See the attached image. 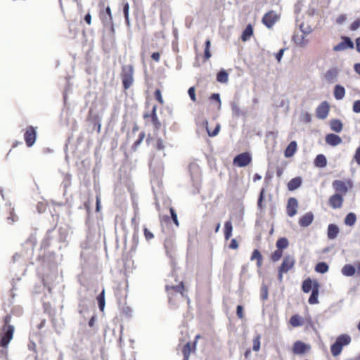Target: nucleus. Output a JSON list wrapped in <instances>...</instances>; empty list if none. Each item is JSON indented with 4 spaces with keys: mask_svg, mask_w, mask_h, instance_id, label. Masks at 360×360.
Listing matches in <instances>:
<instances>
[{
    "mask_svg": "<svg viewBox=\"0 0 360 360\" xmlns=\"http://www.w3.org/2000/svg\"><path fill=\"white\" fill-rule=\"evenodd\" d=\"M12 316L6 314L3 318V326L0 331V347L6 349L13 338L15 327L11 324Z\"/></svg>",
    "mask_w": 360,
    "mask_h": 360,
    "instance_id": "nucleus-1",
    "label": "nucleus"
},
{
    "mask_svg": "<svg viewBox=\"0 0 360 360\" xmlns=\"http://www.w3.org/2000/svg\"><path fill=\"white\" fill-rule=\"evenodd\" d=\"M352 341L351 337L347 334H342L339 335L335 342L330 347V352L333 356L340 355L342 351V348L350 344Z\"/></svg>",
    "mask_w": 360,
    "mask_h": 360,
    "instance_id": "nucleus-2",
    "label": "nucleus"
},
{
    "mask_svg": "<svg viewBox=\"0 0 360 360\" xmlns=\"http://www.w3.org/2000/svg\"><path fill=\"white\" fill-rule=\"evenodd\" d=\"M120 76L123 88L124 90H127L134 83V68L132 65H123Z\"/></svg>",
    "mask_w": 360,
    "mask_h": 360,
    "instance_id": "nucleus-3",
    "label": "nucleus"
},
{
    "mask_svg": "<svg viewBox=\"0 0 360 360\" xmlns=\"http://www.w3.org/2000/svg\"><path fill=\"white\" fill-rule=\"evenodd\" d=\"M295 262L296 260L294 256L290 255H286L284 257L283 262L278 268V280L280 282L283 281V274L288 273L290 270L293 269Z\"/></svg>",
    "mask_w": 360,
    "mask_h": 360,
    "instance_id": "nucleus-4",
    "label": "nucleus"
},
{
    "mask_svg": "<svg viewBox=\"0 0 360 360\" xmlns=\"http://www.w3.org/2000/svg\"><path fill=\"white\" fill-rule=\"evenodd\" d=\"M36 128L32 126L27 127L24 134V139L27 147H31L34 145L36 141Z\"/></svg>",
    "mask_w": 360,
    "mask_h": 360,
    "instance_id": "nucleus-5",
    "label": "nucleus"
},
{
    "mask_svg": "<svg viewBox=\"0 0 360 360\" xmlns=\"http://www.w3.org/2000/svg\"><path fill=\"white\" fill-rule=\"evenodd\" d=\"M311 346L309 345H307L300 340L295 342L292 349L293 354L298 355L304 354L309 352Z\"/></svg>",
    "mask_w": 360,
    "mask_h": 360,
    "instance_id": "nucleus-6",
    "label": "nucleus"
},
{
    "mask_svg": "<svg viewBox=\"0 0 360 360\" xmlns=\"http://www.w3.org/2000/svg\"><path fill=\"white\" fill-rule=\"evenodd\" d=\"M251 162V156L248 153H243L233 159V165L238 167H245Z\"/></svg>",
    "mask_w": 360,
    "mask_h": 360,
    "instance_id": "nucleus-7",
    "label": "nucleus"
},
{
    "mask_svg": "<svg viewBox=\"0 0 360 360\" xmlns=\"http://www.w3.org/2000/svg\"><path fill=\"white\" fill-rule=\"evenodd\" d=\"M330 106L327 101H323L318 105L316 110L317 118L321 120L326 119L329 113Z\"/></svg>",
    "mask_w": 360,
    "mask_h": 360,
    "instance_id": "nucleus-8",
    "label": "nucleus"
},
{
    "mask_svg": "<svg viewBox=\"0 0 360 360\" xmlns=\"http://www.w3.org/2000/svg\"><path fill=\"white\" fill-rule=\"evenodd\" d=\"M342 41L333 47V50L334 51H341L354 48V44L349 37H342Z\"/></svg>",
    "mask_w": 360,
    "mask_h": 360,
    "instance_id": "nucleus-9",
    "label": "nucleus"
},
{
    "mask_svg": "<svg viewBox=\"0 0 360 360\" xmlns=\"http://www.w3.org/2000/svg\"><path fill=\"white\" fill-rule=\"evenodd\" d=\"M165 290L169 297H172L174 295L175 293H180L183 295L185 290V286L183 282H180L176 285H167L165 286Z\"/></svg>",
    "mask_w": 360,
    "mask_h": 360,
    "instance_id": "nucleus-10",
    "label": "nucleus"
},
{
    "mask_svg": "<svg viewBox=\"0 0 360 360\" xmlns=\"http://www.w3.org/2000/svg\"><path fill=\"white\" fill-rule=\"evenodd\" d=\"M298 202L295 198H290L288 201L286 212L289 217H292L297 212Z\"/></svg>",
    "mask_w": 360,
    "mask_h": 360,
    "instance_id": "nucleus-11",
    "label": "nucleus"
},
{
    "mask_svg": "<svg viewBox=\"0 0 360 360\" xmlns=\"http://www.w3.org/2000/svg\"><path fill=\"white\" fill-rule=\"evenodd\" d=\"M278 16L274 11L266 13L262 18V22L269 28L271 27L277 21Z\"/></svg>",
    "mask_w": 360,
    "mask_h": 360,
    "instance_id": "nucleus-12",
    "label": "nucleus"
},
{
    "mask_svg": "<svg viewBox=\"0 0 360 360\" xmlns=\"http://www.w3.org/2000/svg\"><path fill=\"white\" fill-rule=\"evenodd\" d=\"M101 19L104 26L112 27V17L109 6H107L105 11L101 13Z\"/></svg>",
    "mask_w": 360,
    "mask_h": 360,
    "instance_id": "nucleus-13",
    "label": "nucleus"
},
{
    "mask_svg": "<svg viewBox=\"0 0 360 360\" xmlns=\"http://www.w3.org/2000/svg\"><path fill=\"white\" fill-rule=\"evenodd\" d=\"M188 171L192 180H198L201 176V169L195 162H192L188 166Z\"/></svg>",
    "mask_w": 360,
    "mask_h": 360,
    "instance_id": "nucleus-14",
    "label": "nucleus"
},
{
    "mask_svg": "<svg viewBox=\"0 0 360 360\" xmlns=\"http://www.w3.org/2000/svg\"><path fill=\"white\" fill-rule=\"evenodd\" d=\"M352 186L351 181H334L333 187L335 191L341 194L347 193L349 187Z\"/></svg>",
    "mask_w": 360,
    "mask_h": 360,
    "instance_id": "nucleus-15",
    "label": "nucleus"
},
{
    "mask_svg": "<svg viewBox=\"0 0 360 360\" xmlns=\"http://www.w3.org/2000/svg\"><path fill=\"white\" fill-rule=\"evenodd\" d=\"M195 342H187L182 348V354L184 356L183 360H188L191 352H195Z\"/></svg>",
    "mask_w": 360,
    "mask_h": 360,
    "instance_id": "nucleus-16",
    "label": "nucleus"
},
{
    "mask_svg": "<svg viewBox=\"0 0 360 360\" xmlns=\"http://www.w3.org/2000/svg\"><path fill=\"white\" fill-rule=\"evenodd\" d=\"M340 70L338 68H332L327 70L325 74V79L328 83H334L337 81Z\"/></svg>",
    "mask_w": 360,
    "mask_h": 360,
    "instance_id": "nucleus-17",
    "label": "nucleus"
},
{
    "mask_svg": "<svg viewBox=\"0 0 360 360\" xmlns=\"http://www.w3.org/2000/svg\"><path fill=\"white\" fill-rule=\"evenodd\" d=\"M150 170L154 174V178H161L163 174V165L162 163L154 165L153 162L150 163Z\"/></svg>",
    "mask_w": 360,
    "mask_h": 360,
    "instance_id": "nucleus-18",
    "label": "nucleus"
},
{
    "mask_svg": "<svg viewBox=\"0 0 360 360\" xmlns=\"http://www.w3.org/2000/svg\"><path fill=\"white\" fill-rule=\"evenodd\" d=\"M156 110H157V106L156 105H153V109H152V112H151V115H150V117H151V121L154 125V128L157 130H158L160 127H161V123L158 120V115H157V113H156ZM149 117V115L148 114H145L143 115V117L144 118H147Z\"/></svg>",
    "mask_w": 360,
    "mask_h": 360,
    "instance_id": "nucleus-19",
    "label": "nucleus"
},
{
    "mask_svg": "<svg viewBox=\"0 0 360 360\" xmlns=\"http://www.w3.org/2000/svg\"><path fill=\"white\" fill-rule=\"evenodd\" d=\"M342 202L343 198L340 194H335L329 199V204L334 209L340 208Z\"/></svg>",
    "mask_w": 360,
    "mask_h": 360,
    "instance_id": "nucleus-20",
    "label": "nucleus"
},
{
    "mask_svg": "<svg viewBox=\"0 0 360 360\" xmlns=\"http://www.w3.org/2000/svg\"><path fill=\"white\" fill-rule=\"evenodd\" d=\"M320 284L319 282H316L314 285V289L311 291V294L308 300L310 304H316L319 303V294Z\"/></svg>",
    "mask_w": 360,
    "mask_h": 360,
    "instance_id": "nucleus-21",
    "label": "nucleus"
},
{
    "mask_svg": "<svg viewBox=\"0 0 360 360\" xmlns=\"http://www.w3.org/2000/svg\"><path fill=\"white\" fill-rule=\"evenodd\" d=\"M326 142L330 146H336L342 143V139L337 134H328L326 136Z\"/></svg>",
    "mask_w": 360,
    "mask_h": 360,
    "instance_id": "nucleus-22",
    "label": "nucleus"
},
{
    "mask_svg": "<svg viewBox=\"0 0 360 360\" xmlns=\"http://www.w3.org/2000/svg\"><path fill=\"white\" fill-rule=\"evenodd\" d=\"M313 220V214L311 212H307L300 218L299 224L302 227H307L312 223Z\"/></svg>",
    "mask_w": 360,
    "mask_h": 360,
    "instance_id": "nucleus-23",
    "label": "nucleus"
},
{
    "mask_svg": "<svg viewBox=\"0 0 360 360\" xmlns=\"http://www.w3.org/2000/svg\"><path fill=\"white\" fill-rule=\"evenodd\" d=\"M318 282L316 280H311L310 278L304 279L302 282V290L304 292L308 293L314 289L315 283Z\"/></svg>",
    "mask_w": 360,
    "mask_h": 360,
    "instance_id": "nucleus-24",
    "label": "nucleus"
},
{
    "mask_svg": "<svg viewBox=\"0 0 360 360\" xmlns=\"http://www.w3.org/2000/svg\"><path fill=\"white\" fill-rule=\"evenodd\" d=\"M305 35H299L294 34L292 37V41L300 47H304L308 44V40L305 39Z\"/></svg>",
    "mask_w": 360,
    "mask_h": 360,
    "instance_id": "nucleus-25",
    "label": "nucleus"
},
{
    "mask_svg": "<svg viewBox=\"0 0 360 360\" xmlns=\"http://www.w3.org/2000/svg\"><path fill=\"white\" fill-rule=\"evenodd\" d=\"M339 232H340V229L336 224H330L328 225L327 236L329 239L333 240V239L336 238Z\"/></svg>",
    "mask_w": 360,
    "mask_h": 360,
    "instance_id": "nucleus-26",
    "label": "nucleus"
},
{
    "mask_svg": "<svg viewBox=\"0 0 360 360\" xmlns=\"http://www.w3.org/2000/svg\"><path fill=\"white\" fill-rule=\"evenodd\" d=\"M330 127L332 131L340 133L342 130L343 124L340 120L333 119L330 121Z\"/></svg>",
    "mask_w": 360,
    "mask_h": 360,
    "instance_id": "nucleus-27",
    "label": "nucleus"
},
{
    "mask_svg": "<svg viewBox=\"0 0 360 360\" xmlns=\"http://www.w3.org/2000/svg\"><path fill=\"white\" fill-rule=\"evenodd\" d=\"M334 97L336 100H342L345 95V89L344 86L337 84L334 88Z\"/></svg>",
    "mask_w": 360,
    "mask_h": 360,
    "instance_id": "nucleus-28",
    "label": "nucleus"
},
{
    "mask_svg": "<svg viewBox=\"0 0 360 360\" xmlns=\"http://www.w3.org/2000/svg\"><path fill=\"white\" fill-rule=\"evenodd\" d=\"M297 150V143L292 141L289 143L284 151V155L286 158L292 157Z\"/></svg>",
    "mask_w": 360,
    "mask_h": 360,
    "instance_id": "nucleus-29",
    "label": "nucleus"
},
{
    "mask_svg": "<svg viewBox=\"0 0 360 360\" xmlns=\"http://www.w3.org/2000/svg\"><path fill=\"white\" fill-rule=\"evenodd\" d=\"M342 274L346 276H352L356 272L355 266L352 264H345L341 270Z\"/></svg>",
    "mask_w": 360,
    "mask_h": 360,
    "instance_id": "nucleus-30",
    "label": "nucleus"
},
{
    "mask_svg": "<svg viewBox=\"0 0 360 360\" xmlns=\"http://www.w3.org/2000/svg\"><path fill=\"white\" fill-rule=\"evenodd\" d=\"M202 124L203 127L205 128V129L210 136L213 137V136H217L219 134V131L220 129V125L219 124H217L216 125L215 129L212 131L209 129L207 120H203Z\"/></svg>",
    "mask_w": 360,
    "mask_h": 360,
    "instance_id": "nucleus-31",
    "label": "nucleus"
},
{
    "mask_svg": "<svg viewBox=\"0 0 360 360\" xmlns=\"http://www.w3.org/2000/svg\"><path fill=\"white\" fill-rule=\"evenodd\" d=\"M314 165L318 167H324L327 165V160L324 155H318L314 160Z\"/></svg>",
    "mask_w": 360,
    "mask_h": 360,
    "instance_id": "nucleus-32",
    "label": "nucleus"
},
{
    "mask_svg": "<svg viewBox=\"0 0 360 360\" xmlns=\"http://www.w3.org/2000/svg\"><path fill=\"white\" fill-rule=\"evenodd\" d=\"M303 323L304 322L302 318L298 314H295L290 319V323L293 327L301 326L303 325Z\"/></svg>",
    "mask_w": 360,
    "mask_h": 360,
    "instance_id": "nucleus-33",
    "label": "nucleus"
},
{
    "mask_svg": "<svg viewBox=\"0 0 360 360\" xmlns=\"http://www.w3.org/2000/svg\"><path fill=\"white\" fill-rule=\"evenodd\" d=\"M233 226L231 221H227L224 224V238L228 240L232 236Z\"/></svg>",
    "mask_w": 360,
    "mask_h": 360,
    "instance_id": "nucleus-34",
    "label": "nucleus"
},
{
    "mask_svg": "<svg viewBox=\"0 0 360 360\" xmlns=\"http://www.w3.org/2000/svg\"><path fill=\"white\" fill-rule=\"evenodd\" d=\"M217 82L222 83V84L227 83L228 80H229L228 73L224 70H220L217 73Z\"/></svg>",
    "mask_w": 360,
    "mask_h": 360,
    "instance_id": "nucleus-35",
    "label": "nucleus"
},
{
    "mask_svg": "<svg viewBox=\"0 0 360 360\" xmlns=\"http://www.w3.org/2000/svg\"><path fill=\"white\" fill-rule=\"evenodd\" d=\"M97 302L98 304L99 309L101 311H103L105 302V290L103 289L101 292L97 296Z\"/></svg>",
    "mask_w": 360,
    "mask_h": 360,
    "instance_id": "nucleus-36",
    "label": "nucleus"
},
{
    "mask_svg": "<svg viewBox=\"0 0 360 360\" xmlns=\"http://www.w3.org/2000/svg\"><path fill=\"white\" fill-rule=\"evenodd\" d=\"M262 255H261L260 252L257 249L254 250L251 255V260L256 259L257 265L258 267L262 266Z\"/></svg>",
    "mask_w": 360,
    "mask_h": 360,
    "instance_id": "nucleus-37",
    "label": "nucleus"
},
{
    "mask_svg": "<svg viewBox=\"0 0 360 360\" xmlns=\"http://www.w3.org/2000/svg\"><path fill=\"white\" fill-rule=\"evenodd\" d=\"M231 107L233 116L240 117L244 115L243 112L240 110L238 104L236 102H231Z\"/></svg>",
    "mask_w": 360,
    "mask_h": 360,
    "instance_id": "nucleus-38",
    "label": "nucleus"
},
{
    "mask_svg": "<svg viewBox=\"0 0 360 360\" xmlns=\"http://www.w3.org/2000/svg\"><path fill=\"white\" fill-rule=\"evenodd\" d=\"M356 220V214L353 212H350L347 214L345 219V224L347 226H352L354 225Z\"/></svg>",
    "mask_w": 360,
    "mask_h": 360,
    "instance_id": "nucleus-39",
    "label": "nucleus"
},
{
    "mask_svg": "<svg viewBox=\"0 0 360 360\" xmlns=\"http://www.w3.org/2000/svg\"><path fill=\"white\" fill-rule=\"evenodd\" d=\"M253 34V30H252V27L251 26V25H248L245 27V29L244 30V31L243 32V34H242V36H241V39L243 41H247L250 37V36H252Z\"/></svg>",
    "mask_w": 360,
    "mask_h": 360,
    "instance_id": "nucleus-40",
    "label": "nucleus"
},
{
    "mask_svg": "<svg viewBox=\"0 0 360 360\" xmlns=\"http://www.w3.org/2000/svg\"><path fill=\"white\" fill-rule=\"evenodd\" d=\"M289 242L286 238H281L276 241V248L281 250L287 248Z\"/></svg>",
    "mask_w": 360,
    "mask_h": 360,
    "instance_id": "nucleus-41",
    "label": "nucleus"
},
{
    "mask_svg": "<svg viewBox=\"0 0 360 360\" xmlns=\"http://www.w3.org/2000/svg\"><path fill=\"white\" fill-rule=\"evenodd\" d=\"M328 269V265L326 262H319L315 266V271L321 274L326 273Z\"/></svg>",
    "mask_w": 360,
    "mask_h": 360,
    "instance_id": "nucleus-42",
    "label": "nucleus"
},
{
    "mask_svg": "<svg viewBox=\"0 0 360 360\" xmlns=\"http://www.w3.org/2000/svg\"><path fill=\"white\" fill-rule=\"evenodd\" d=\"M260 340H261V335L259 334L257 335L252 340V343H253L252 349L255 352H258L260 349V346H261Z\"/></svg>",
    "mask_w": 360,
    "mask_h": 360,
    "instance_id": "nucleus-43",
    "label": "nucleus"
},
{
    "mask_svg": "<svg viewBox=\"0 0 360 360\" xmlns=\"http://www.w3.org/2000/svg\"><path fill=\"white\" fill-rule=\"evenodd\" d=\"M154 147L158 150L163 151L165 148V144L164 141L161 138H158L155 140V143L154 144Z\"/></svg>",
    "mask_w": 360,
    "mask_h": 360,
    "instance_id": "nucleus-44",
    "label": "nucleus"
},
{
    "mask_svg": "<svg viewBox=\"0 0 360 360\" xmlns=\"http://www.w3.org/2000/svg\"><path fill=\"white\" fill-rule=\"evenodd\" d=\"M283 256V250L277 249L271 255V259L275 262H278Z\"/></svg>",
    "mask_w": 360,
    "mask_h": 360,
    "instance_id": "nucleus-45",
    "label": "nucleus"
},
{
    "mask_svg": "<svg viewBox=\"0 0 360 360\" xmlns=\"http://www.w3.org/2000/svg\"><path fill=\"white\" fill-rule=\"evenodd\" d=\"M210 44H211L210 40L207 39L205 43V53H204V54H205L204 56L206 60L209 59L211 57V53L210 51Z\"/></svg>",
    "mask_w": 360,
    "mask_h": 360,
    "instance_id": "nucleus-46",
    "label": "nucleus"
},
{
    "mask_svg": "<svg viewBox=\"0 0 360 360\" xmlns=\"http://www.w3.org/2000/svg\"><path fill=\"white\" fill-rule=\"evenodd\" d=\"M300 121L304 123H309L311 121V115L308 112H302L300 115Z\"/></svg>",
    "mask_w": 360,
    "mask_h": 360,
    "instance_id": "nucleus-47",
    "label": "nucleus"
},
{
    "mask_svg": "<svg viewBox=\"0 0 360 360\" xmlns=\"http://www.w3.org/2000/svg\"><path fill=\"white\" fill-rule=\"evenodd\" d=\"M300 30L302 32L304 35H307L310 34L312 32V29L310 26H306L304 27V24L302 23L300 25Z\"/></svg>",
    "mask_w": 360,
    "mask_h": 360,
    "instance_id": "nucleus-48",
    "label": "nucleus"
},
{
    "mask_svg": "<svg viewBox=\"0 0 360 360\" xmlns=\"http://www.w3.org/2000/svg\"><path fill=\"white\" fill-rule=\"evenodd\" d=\"M169 211H170V214H171V217H172L173 222L174 223V224L176 226H179V220L177 218V214H176L175 210H174V208L170 207Z\"/></svg>",
    "mask_w": 360,
    "mask_h": 360,
    "instance_id": "nucleus-49",
    "label": "nucleus"
},
{
    "mask_svg": "<svg viewBox=\"0 0 360 360\" xmlns=\"http://www.w3.org/2000/svg\"><path fill=\"white\" fill-rule=\"evenodd\" d=\"M302 181H289L288 187L289 190L293 191L300 186Z\"/></svg>",
    "mask_w": 360,
    "mask_h": 360,
    "instance_id": "nucleus-50",
    "label": "nucleus"
},
{
    "mask_svg": "<svg viewBox=\"0 0 360 360\" xmlns=\"http://www.w3.org/2000/svg\"><path fill=\"white\" fill-rule=\"evenodd\" d=\"M144 138H145V132L141 131L139 135V139L133 144V148H136V147H138L141 144V143L143 141Z\"/></svg>",
    "mask_w": 360,
    "mask_h": 360,
    "instance_id": "nucleus-51",
    "label": "nucleus"
},
{
    "mask_svg": "<svg viewBox=\"0 0 360 360\" xmlns=\"http://www.w3.org/2000/svg\"><path fill=\"white\" fill-rule=\"evenodd\" d=\"M264 192H265L264 188H262V190L260 191L259 197L258 199V202H257V206L260 210H262V208H263L262 201H263V199L264 197Z\"/></svg>",
    "mask_w": 360,
    "mask_h": 360,
    "instance_id": "nucleus-52",
    "label": "nucleus"
},
{
    "mask_svg": "<svg viewBox=\"0 0 360 360\" xmlns=\"http://www.w3.org/2000/svg\"><path fill=\"white\" fill-rule=\"evenodd\" d=\"M236 314L238 319H243L244 318V309L243 306L238 305L236 308Z\"/></svg>",
    "mask_w": 360,
    "mask_h": 360,
    "instance_id": "nucleus-53",
    "label": "nucleus"
},
{
    "mask_svg": "<svg viewBox=\"0 0 360 360\" xmlns=\"http://www.w3.org/2000/svg\"><path fill=\"white\" fill-rule=\"evenodd\" d=\"M155 99L160 103L163 104L164 101L160 89H156L154 94Z\"/></svg>",
    "mask_w": 360,
    "mask_h": 360,
    "instance_id": "nucleus-54",
    "label": "nucleus"
},
{
    "mask_svg": "<svg viewBox=\"0 0 360 360\" xmlns=\"http://www.w3.org/2000/svg\"><path fill=\"white\" fill-rule=\"evenodd\" d=\"M188 94L191 98V99L195 102L196 101V96L195 93V88L194 86H191L188 89Z\"/></svg>",
    "mask_w": 360,
    "mask_h": 360,
    "instance_id": "nucleus-55",
    "label": "nucleus"
},
{
    "mask_svg": "<svg viewBox=\"0 0 360 360\" xmlns=\"http://www.w3.org/2000/svg\"><path fill=\"white\" fill-rule=\"evenodd\" d=\"M352 110L356 113H360V100L354 102Z\"/></svg>",
    "mask_w": 360,
    "mask_h": 360,
    "instance_id": "nucleus-56",
    "label": "nucleus"
},
{
    "mask_svg": "<svg viewBox=\"0 0 360 360\" xmlns=\"http://www.w3.org/2000/svg\"><path fill=\"white\" fill-rule=\"evenodd\" d=\"M360 27V20H354L350 25V30L352 31H355L358 30Z\"/></svg>",
    "mask_w": 360,
    "mask_h": 360,
    "instance_id": "nucleus-57",
    "label": "nucleus"
},
{
    "mask_svg": "<svg viewBox=\"0 0 360 360\" xmlns=\"http://www.w3.org/2000/svg\"><path fill=\"white\" fill-rule=\"evenodd\" d=\"M347 19V15L345 14H341L336 18V23L338 25H342L345 22Z\"/></svg>",
    "mask_w": 360,
    "mask_h": 360,
    "instance_id": "nucleus-58",
    "label": "nucleus"
},
{
    "mask_svg": "<svg viewBox=\"0 0 360 360\" xmlns=\"http://www.w3.org/2000/svg\"><path fill=\"white\" fill-rule=\"evenodd\" d=\"M354 160L358 165H360V146L356 148L354 156Z\"/></svg>",
    "mask_w": 360,
    "mask_h": 360,
    "instance_id": "nucleus-59",
    "label": "nucleus"
},
{
    "mask_svg": "<svg viewBox=\"0 0 360 360\" xmlns=\"http://www.w3.org/2000/svg\"><path fill=\"white\" fill-rule=\"evenodd\" d=\"M143 232L144 236L148 240L152 239L154 237L153 234L147 228H144Z\"/></svg>",
    "mask_w": 360,
    "mask_h": 360,
    "instance_id": "nucleus-60",
    "label": "nucleus"
},
{
    "mask_svg": "<svg viewBox=\"0 0 360 360\" xmlns=\"http://www.w3.org/2000/svg\"><path fill=\"white\" fill-rule=\"evenodd\" d=\"M129 5L127 2H126L123 6V13H124V18H127V17H129Z\"/></svg>",
    "mask_w": 360,
    "mask_h": 360,
    "instance_id": "nucleus-61",
    "label": "nucleus"
},
{
    "mask_svg": "<svg viewBox=\"0 0 360 360\" xmlns=\"http://www.w3.org/2000/svg\"><path fill=\"white\" fill-rule=\"evenodd\" d=\"M229 248L231 249H233V250H236V249H238V243L237 242V240L236 239H232L231 240V243L229 244Z\"/></svg>",
    "mask_w": 360,
    "mask_h": 360,
    "instance_id": "nucleus-62",
    "label": "nucleus"
},
{
    "mask_svg": "<svg viewBox=\"0 0 360 360\" xmlns=\"http://www.w3.org/2000/svg\"><path fill=\"white\" fill-rule=\"evenodd\" d=\"M210 98H211V100L216 101L219 103V105H221L220 96L219 94L215 93V94H212Z\"/></svg>",
    "mask_w": 360,
    "mask_h": 360,
    "instance_id": "nucleus-63",
    "label": "nucleus"
},
{
    "mask_svg": "<svg viewBox=\"0 0 360 360\" xmlns=\"http://www.w3.org/2000/svg\"><path fill=\"white\" fill-rule=\"evenodd\" d=\"M0 360H7V352L4 349L0 350Z\"/></svg>",
    "mask_w": 360,
    "mask_h": 360,
    "instance_id": "nucleus-64",
    "label": "nucleus"
}]
</instances>
